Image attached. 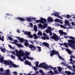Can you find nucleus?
Segmentation results:
<instances>
[{"mask_svg":"<svg viewBox=\"0 0 75 75\" xmlns=\"http://www.w3.org/2000/svg\"><path fill=\"white\" fill-rule=\"evenodd\" d=\"M72 66L73 68L75 69V66L74 64H72Z\"/></svg>","mask_w":75,"mask_h":75,"instance_id":"nucleus-61","label":"nucleus"},{"mask_svg":"<svg viewBox=\"0 0 75 75\" xmlns=\"http://www.w3.org/2000/svg\"><path fill=\"white\" fill-rule=\"evenodd\" d=\"M17 38L18 40H19L20 42L21 43H23V42H24V39L23 38H21L20 37H18Z\"/></svg>","mask_w":75,"mask_h":75,"instance_id":"nucleus-9","label":"nucleus"},{"mask_svg":"<svg viewBox=\"0 0 75 75\" xmlns=\"http://www.w3.org/2000/svg\"><path fill=\"white\" fill-rule=\"evenodd\" d=\"M64 31H63L62 30H59V33L61 34H63V33Z\"/></svg>","mask_w":75,"mask_h":75,"instance_id":"nucleus-29","label":"nucleus"},{"mask_svg":"<svg viewBox=\"0 0 75 75\" xmlns=\"http://www.w3.org/2000/svg\"><path fill=\"white\" fill-rule=\"evenodd\" d=\"M16 18L15 20H19L21 21H24V18H21L20 17Z\"/></svg>","mask_w":75,"mask_h":75,"instance_id":"nucleus-10","label":"nucleus"},{"mask_svg":"<svg viewBox=\"0 0 75 75\" xmlns=\"http://www.w3.org/2000/svg\"><path fill=\"white\" fill-rule=\"evenodd\" d=\"M0 71L1 72H3V68H1L0 69Z\"/></svg>","mask_w":75,"mask_h":75,"instance_id":"nucleus-54","label":"nucleus"},{"mask_svg":"<svg viewBox=\"0 0 75 75\" xmlns=\"http://www.w3.org/2000/svg\"><path fill=\"white\" fill-rule=\"evenodd\" d=\"M47 20L49 22H50L51 23L53 22L54 21L53 19L51 17H49Z\"/></svg>","mask_w":75,"mask_h":75,"instance_id":"nucleus-11","label":"nucleus"},{"mask_svg":"<svg viewBox=\"0 0 75 75\" xmlns=\"http://www.w3.org/2000/svg\"><path fill=\"white\" fill-rule=\"evenodd\" d=\"M24 33L25 34V35H29V36L31 34V32H27L25 31L24 32Z\"/></svg>","mask_w":75,"mask_h":75,"instance_id":"nucleus-18","label":"nucleus"},{"mask_svg":"<svg viewBox=\"0 0 75 75\" xmlns=\"http://www.w3.org/2000/svg\"><path fill=\"white\" fill-rule=\"evenodd\" d=\"M33 36L34 37V39L35 40H37V38H38V36H37V35L35 34H33Z\"/></svg>","mask_w":75,"mask_h":75,"instance_id":"nucleus-17","label":"nucleus"},{"mask_svg":"<svg viewBox=\"0 0 75 75\" xmlns=\"http://www.w3.org/2000/svg\"><path fill=\"white\" fill-rule=\"evenodd\" d=\"M66 17H67V18H68L69 17H71V16H69V15L68 14H67L66 15Z\"/></svg>","mask_w":75,"mask_h":75,"instance_id":"nucleus-39","label":"nucleus"},{"mask_svg":"<svg viewBox=\"0 0 75 75\" xmlns=\"http://www.w3.org/2000/svg\"><path fill=\"white\" fill-rule=\"evenodd\" d=\"M54 36H52L51 37V38L52 39H53L55 41H58V40H60L59 38L58 37L57 35L55 33H53Z\"/></svg>","mask_w":75,"mask_h":75,"instance_id":"nucleus-3","label":"nucleus"},{"mask_svg":"<svg viewBox=\"0 0 75 75\" xmlns=\"http://www.w3.org/2000/svg\"><path fill=\"white\" fill-rule=\"evenodd\" d=\"M65 24H68L69 22L67 21H65Z\"/></svg>","mask_w":75,"mask_h":75,"instance_id":"nucleus-51","label":"nucleus"},{"mask_svg":"<svg viewBox=\"0 0 75 75\" xmlns=\"http://www.w3.org/2000/svg\"><path fill=\"white\" fill-rule=\"evenodd\" d=\"M69 28H70V29H72L73 28L72 27H71V26H70L69 27Z\"/></svg>","mask_w":75,"mask_h":75,"instance_id":"nucleus-62","label":"nucleus"},{"mask_svg":"<svg viewBox=\"0 0 75 75\" xmlns=\"http://www.w3.org/2000/svg\"><path fill=\"white\" fill-rule=\"evenodd\" d=\"M58 13V12H57V14H56V17H58V18H60L61 16H60L59 15Z\"/></svg>","mask_w":75,"mask_h":75,"instance_id":"nucleus-31","label":"nucleus"},{"mask_svg":"<svg viewBox=\"0 0 75 75\" xmlns=\"http://www.w3.org/2000/svg\"><path fill=\"white\" fill-rule=\"evenodd\" d=\"M39 27L41 29V28L42 27V25L41 23H39Z\"/></svg>","mask_w":75,"mask_h":75,"instance_id":"nucleus-35","label":"nucleus"},{"mask_svg":"<svg viewBox=\"0 0 75 75\" xmlns=\"http://www.w3.org/2000/svg\"><path fill=\"white\" fill-rule=\"evenodd\" d=\"M36 67H38L39 62H36Z\"/></svg>","mask_w":75,"mask_h":75,"instance_id":"nucleus-34","label":"nucleus"},{"mask_svg":"<svg viewBox=\"0 0 75 75\" xmlns=\"http://www.w3.org/2000/svg\"><path fill=\"white\" fill-rule=\"evenodd\" d=\"M58 69L59 72H61L62 70V68L60 67H58Z\"/></svg>","mask_w":75,"mask_h":75,"instance_id":"nucleus-26","label":"nucleus"},{"mask_svg":"<svg viewBox=\"0 0 75 75\" xmlns=\"http://www.w3.org/2000/svg\"><path fill=\"white\" fill-rule=\"evenodd\" d=\"M11 58L12 59H13V58H14V56H13V55H11Z\"/></svg>","mask_w":75,"mask_h":75,"instance_id":"nucleus-60","label":"nucleus"},{"mask_svg":"<svg viewBox=\"0 0 75 75\" xmlns=\"http://www.w3.org/2000/svg\"><path fill=\"white\" fill-rule=\"evenodd\" d=\"M43 36H44V37H47V34H46V33H43Z\"/></svg>","mask_w":75,"mask_h":75,"instance_id":"nucleus-46","label":"nucleus"},{"mask_svg":"<svg viewBox=\"0 0 75 75\" xmlns=\"http://www.w3.org/2000/svg\"><path fill=\"white\" fill-rule=\"evenodd\" d=\"M69 38L70 39H72V40H69L68 41V42L69 43H68V45L74 48V47H75V38H74L72 36H69Z\"/></svg>","mask_w":75,"mask_h":75,"instance_id":"nucleus-1","label":"nucleus"},{"mask_svg":"<svg viewBox=\"0 0 75 75\" xmlns=\"http://www.w3.org/2000/svg\"><path fill=\"white\" fill-rule=\"evenodd\" d=\"M50 74H54V73L52 72V71H49Z\"/></svg>","mask_w":75,"mask_h":75,"instance_id":"nucleus-41","label":"nucleus"},{"mask_svg":"<svg viewBox=\"0 0 75 75\" xmlns=\"http://www.w3.org/2000/svg\"><path fill=\"white\" fill-rule=\"evenodd\" d=\"M40 73L43 74V71L42 70H40Z\"/></svg>","mask_w":75,"mask_h":75,"instance_id":"nucleus-49","label":"nucleus"},{"mask_svg":"<svg viewBox=\"0 0 75 75\" xmlns=\"http://www.w3.org/2000/svg\"><path fill=\"white\" fill-rule=\"evenodd\" d=\"M53 67L51 66H47V68H51L52 69Z\"/></svg>","mask_w":75,"mask_h":75,"instance_id":"nucleus-48","label":"nucleus"},{"mask_svg":"<svg viewBox=\"0 0 75 75\" xmlns=\"http://www.w3.org/2000/svg\"><path fill=\"white\" fill-rule=\"evenodd\" d=\"M60 27H61V28H65V27H64V25H60Z\"/></svg>","mask_w":75,"mask_h":75,"instance_id":"nucleus-45","label":"nucleus"},{"mask_svg":"<svg viewBox=\"0 0 75 75\" xmlns=\"http://www.w3.org/2000/svg\"><path fill=\"white\" fill-rule=\"evenodd\" d=\"M14 42H15L16 43V42H18V40H14Z\"/></svg>","mask_w":75,"mask_h":75,"instance_id":"nucleus-59","label":"nucleus"},{"mask_svg":"<svg viewBox=\"0 0 75 75\" xmlns=\"http://www.w3.org/2000/svg\"><path fill=\"white\" fill-rule=\"evenodd\" d=\"M47 29L48 30H50V31H51V28L50 27H48L47 28Z\"/></svg>","mask_w":75,"mask_h":75,"instance_id":"nucleus-38","label":"nucleus"},{"mask_svg":"<svg viewBox=\"0 0 75 75\" xmlns=\"http://www.w3.org/2000/svg\"><path fill=\"white\" fill-rule=\"evenodd\" d=\"M29 48H30L31 51H35L36 49V47H35L33 45H29Z\"/></svg>","mask_w":75,"mask_h":75,"instance_id":"nucleus-6","label":"nucleus"},{"mask_svg":"<svg viewBox=\"0 0 75 75\" xmlns=\"http://www.w3.org/2000/svg\"><path fill=\"white\" fill-rule=\"evenodd\" d=\"M50 31L48 30V29H46V32L47 33H49Z\"/></svg>","mask_w":75,"mask_h":75,"instance_id":"nucleus-42","label":"nucleus"},{"mask_svg":"<svg viewBox=\"0 0 75 75\" xmlns=\"http://www.w3.org/2000/svg\"><path fill=\"white\" fill-rule=\"evenodd\" d=\"M48 26V24L47 23H44L43 25H42V26L41 28V29L42 30L43 29H45V28H47V26Z\"/></svg>","mask_w":75,"mask_h":75,"instance_id":"nucleus-8","label":"nucleus"},{"mask_svg":"<svg viewBox=\"0 0 75 75\" xmlns=\"http://www.w3.org/2000/svg\"><path fill=\"white\" fill-rule=\"evenodd\" d=\"M59 19H56L54 20V21L55 22H59Z\"/></svg>","mask_w":75,"mask_h":75,"instance_id":"nucleus-37","label":"nucleus"},{"mask_svg":"<svg viewBox=\"0 0 75 75\" xmlns=\"http://www.w3.org/2000/svg\"><path fill=\"white\" fill-rule=\"evenodd\" d=\"M8 39H9V40H10V41H12V40H13V38H12V37L10 36L8 37Z\"/></svg>","mask_w":75,"mask_h":75,"instance_id":"nucleus-32","label":"nucleus"},{"mask_svg":"<svg viewBox=\"0 0 75 75\" xmlns=\"http://www.w3.org/2000/svg\"><path fill=\"white\" fill-rule=\"evenodd\" d=\"M33 69L35 71H37L38 70L37 67H33Z\"/></svg>","mask_w":75,"mask_h":75,"instance_id":"nucleus-40","label":"nucleus"},{"mask_svg":"<svg viewBox=\"0 0 75 75\" xmlns=\"http://www.w3.org/2000/svg\"><path fill=\"white\" fill-rule=\"evenodd\" d=\"M37 35H42V32H41V31H39Z\"/></svg>","mask_w":75,"mask_h":75,"instance_id":"nucleus-25","label":"nucleus"},{"mask_svg":"<svg viewBox=\"0 0 75 75\" xmlns=\"http://www.w3.org/2000/svg\"><path fill=\"white\" fill-rule=\"evenodd\" d=\"M64 46H65V47L68 48V43H67L65 42L64 43Z\"/></svg>","mask_w":75,"mask_h":75,"instance_id":"nucleus-27","label":"nucleus"},{"mask_svg":"<svg viewBox=\"0 0 75 75\" xmlns=\"http://www.w3.org/2000/svg\"><path fill=\"white\" fill-rule=\"evenodd\" d=\"M13 74H14L15 75H17V73L16 72L14 71L13 72Z\"/></svg>","mask_w":75,"mask_h":75,"instance_id":"nucleus-58","label":"nucleus"},{"mask_svg":"<svg viewBox=\"0 0 75 75\" xmlns=\"http://www.w3.org/2000/svg\"><path fill=\"white\" fill-rule=\"evenodd\" d=\"M25 64L26 65H28L30 66H31V63L29 62V61L27 60H25Z\"/></svg>","mask_w":75,"mask_h":75,"instance_id":"nucleus-14","label":"nucleus"},{"mask_svg":"<svg viewBox=\"0 0 75 75\" xmlns=\"http://www.w3.org/2000/svg\"><path fill=\"white\" fill-rule=\"evenodd\" d=\"M12 44H15V45H17V46H18L19 47H24L23 45H22L20 44H18L16 43L15 42H12Z\"/></svg>","mask_w":75,"mask_h":75,"instance_id":"nucleus-7","label":"nucleus"},{"mask_svg":"<svg viewBox=\"0 0 75 75\" xmlns=\"http://www.w3.org/2000/svg\"><path fill=\"white\" fill-rule=\"evenodd\" d=\"M19 54L20 55L21 57H23V60H25L26 59H27V58L25 57L24 55H25V54L24 52H23V51H21V50H20L19 51Z\"/></svg>","mask_w":75,"mask_h":75,"instance_id":"nucleus-5","label":"nucleus"},{"mask_svg":"<svg viewBox=\"0 0 75 75\" xmlns=\"http://www.w3.org/2000/svg\"><path fill=\"white\" fill-rule=\"evenodd\" d=\"M9 72H10V70L9 69H7L6 70L5 74H6V75H10V74H9Z\"/></svg>","mask_w":75,"mask_h":75,"instance_id":"nucleus-20","label":"nucleus"},{"mask_svg":"<svg viewBox=\"0 0 75 75\" xmlns=\"http://www.w3.org/2000/svg\"><path fill=\"white\" fill-rule=\"evenodd\" d=\"M37 48H36V49H35L37 50L38 52H40V51H41V47L37 46Z\"/></svg>","mask_w":75,"mask_h":75,"instance_id":"nucleus-16","label":"nucleus"},{"mask_svg":"<svg viewBox=\"0 0 75 75\" xmlns=\"http://www.w3.org/2000/svg\"><path fill=\"white\" fill-rule=\"evenodd\" d=\"M50 35V36H52V32L50 31L49 32Z\"/></svg>","mask_w":75,"mask_h":75,"instance_id":"nucleus-47","label":"nucleus"},{"mask_svg":"<svg viewBox=\"0 0 75 75\" xmlns=\"http://www.w3.org/2000/svg\"><path fill=\"white\" fill-rule=\"evenodd\" d=\"M57 55H58V57H59V58H60V59H62V57L61 56H60L59 54V53H58V54H57Z\"/></svg>","mask_w":75,"mask_h":75,"instance_id":"nucleus-33","label":"nucleus"},{"mask_svg":"<svg viewBox=\"0 0 75 75\" xmlns=\"http://www.w3.org/2000/svg\"><path fill=\"white\" fill-rule=\"evenodd\" d=\"M71 24L73 25H75V23L73 22H71Z\"/></svg>","mask_w":75,"mask_h":75,"instance_id":"nucleus-57","label":"nucleus"},{"mask_svg":"<svg viewBox=\"0 0 75 75\" xmlns=\"http://www.w3.org/2000/svg\"><path fill=\"white\" fill-rule=\"evenodd\" d=\"M26 18H27V20L28 21H33V20H32V18H30L26 17Z\"/></svg>","mask_w":75,"mask_h":75,"instance_id":"nucleus-23","label":"nucleus"},{"mask_svg":"<svg viewBox=\"0 0 75 75\" xmlns=\"http://www.w3.org/2000/svg\"><path fill=\"white\" fill-rule=\"evenodd\" d=\"M8 65H9V68H12L13 65V63L12 61H9L8 62Z\"/></svg>","mask_w":75,"mask_h":75,"instance_id":"nucleus-12","label":"nucleus"},{"mask_svg":"<svg viewBox=\"0 0 75 75\" xmlns=\"http://www.w3.org/2000/svg\"><path fill=\"white\" fill-rule=\"evenodd\" d=\"M19 60L21 61H23L24 60H23V58H21Z\"/></svg>","mask_w":75,"mask_h":75,"instance_id":"nucleus-63","label":"nucleus"},{"mask_svg":"<svg viewBox=\"0 0 75 75\" xmlns=\"http://www.w3.org/2000/svg\"><path fill=\"white\" fill-rule=\"evenodd\" d=\"M70 57L71 58H75V57H74V56H73V55H71L70 56Z\"/></svg>","mask_w":75,"mask_h":75,"instance_id":"nucleus-50","label":"nucleus"},{"mask_svg":"<svg viewBox=\"0 0 75 75\" xmlns=\"http://www.w3.org/2000/svg\"><path fill=\"white\" fill-rule=\"evenodd\" d=\"M36 22L37 23H38L40 22L42 24H44V22H47V20L44 18H41L39 20H36Z\"/></svg>","mask_w":75,"mask_h":75,"instance_id":"nucleus-2","label":"nucleus"},{"mask_svg":"<svg viewBox=\"0 0 75 75\" xmlns=\"http://www.w3.org/2000/svg\"><path fill=\"white\" fill-rule=\"evenodd\" d=\"M46 40H49V37H45Z\"/></svg>","mask_w":75,"mask_h":75,"instance_id":"nucleus-64","label":"nucleus"},{"mask_svg":"<svg viewBox=\"0 0 75 75\" xmlns=\"http://www.w3.org/2000/svg\"><path fill=\"white\" fill-rule=\"evenodd\" d=\"M42 40H45L46 39L45 37H42Z\"/></svg>","mask_w":75,"mask_h":75,"instance_id":"nucleus-53","label":"nucleus"},{"mask_svg":"<svg viewBox=\"0 0 75 75\" xmlns=\"http://www.w3.org/2000/svg\"><path fill=\"white\" fill-rule=\"evenodd\" d=\"M33 27L34 31L36 32H37V25H34Z\"/></svg>","mask_w":75,"mask_h":75,"instance_id":"nucleus-19","label":"nucleus"},{"mask_svg":"<svg viewBox=\"0 0 75 75\" xmlns=\"http://www.w3.org/2000/svg\"><path fill=\"white\" fill-rule=\"evenodd\" d=\"M65 73L66 74H67L68 75H70L71 74V72L70 71H65Z\"/></svg>","mask_w":75,"mask_h":75,"instance_id":"nucleus-21","label":"nucleus"},{"mask_svg":"<svg viewBox=\"0 0 75 75\" xmlns=\"http://www.w3.org/2000/svg\"><path fill=\"white\" fill-rule=\"evenodd\" d=\"M66 51H67L68 53L70 55H71V53H72V51L69 50V49H66Z\"/></svg>","mask_w":75,"mask_h":75,"instance_id":"nucleus-15","label":"nucleus"},{"mask_svg":"<svg viewBox=\"0 0 75 75\" xmlns=\"http://www.w3.org/2000/svg\"><path fill=\"white\" fill-rule=\"evenodd\" d=\"M43 65H42V63H41L39 64V67H42Z\"/></svg>","mask_w":75,"mask_h":75,"instance_id":"nucleus-43","label":"nucleus"},{"mask_svg":"<svg viewBox=\"0 0 75 75\" xmlns=\"http://www.w3.org/2000/svg\"><path fill=\"white\" fill-rule=\"evenodd\" d=\"M29 37H30V38H33V35L30 34L29 36Z\"/></svg>","mask_w":75,"mask_h":75,"instance_id":"nucleus-44","label":"nucleus"},{"mask_svg":"<svg viewBox=\"0 0 75 75\" xmlns=\"http://www.w3.org/2000/svg\"><path fill=\"white\" fill-rule=\"evenodd\" d=\"M54 74H57L58 73V72L56 70L54 71Z\"/></svg>","mask_w":75,"mask_h":75,"instance_id":"nucleus-36","label":"nucleus"},{"mask_svg":"<svg viewBox=\"0 0 75 75\" xmlns=\"http://www.w3.org/2000/svg\"><path fill=\"white\" fill-rule=\"evenodd\" d=\"M42 44H43L45 46V47H47V48H48L49 47H50V45H49V44L46 42H43Z\"/></svg>","mask_w":75,"mask_h":75,"instance_id":"nucleus-13","label":"nucleus"},{"mask_svg":"<svg viewBox=\"0 0 75 75\" xmlns=\"http://www.w3.org/2000/svg\"><path fill=\"white\" fill-rule=\"evenodd\" d=\"M50 52H51L50 54V55L51 57H52L54 55H57L59 53L58 51H55L54 50H52V51H50Z\"/></svg>","mask_w":75,"mask_h":75,"instance_id":"nucleus-4","label":"nucleus"},{"mask_svg":"<svg viewBox=\"0 0 75 75\" xmlns=\"http://www.w3.org/2000/svg\"><path fill=\"white\" fill-rule=\"evenodd\" d=\"M42 68H44V69H46V68H47V66L43 65V66H42Z\"/></svg>","mask_w":75,"mask_h":75,"instance_id":"nucleus-30","label":"nucleus"},{"mask_svg":"<svg viewBox=\"0 0 75 75\" xmlns=\"http://www.w3.org/2000/svg\"><path fill=\"white\" fill-rule=\"evenodd\" d=\"M24 45L25 47H28V46L29 47V43L28 42H25L24 43Z\"/></svg>","mask_w":75,"mask_h":75,"instance_id":"nucleus-24","label":"nucleus"},{"mask_svg":"<svg viewBox=\"0 0 75 75\" xmlns=\"http://www.w3.org/2000/svg\"><path fill=\"white\" fill-rule=\"evenodd\" d=\"M8 46H9V48H11H11H12V46H11V45H8Z\"/></svg>","mask_w":75,"mask_h":75,"instance_id":"nucleus-55","label":"nucleus"},{"mask_svg":"<svg viewBox=\"0 0 75 75\" xmlns=\"http://www.w3.org/2000/svg\"><path fill=\"white\" fill-rule=\"evenodd\" d=\"M8 61H7V60H5L4 61V64H7V65H8Z\"/></svg>","mask_w":75,"mask_h":75,"instance_id":"nucleus-28","label":"nucleus"},{"mask_svg":"<svg viewBox=\"0 0 75 75\" xmlns=\"http://www.w3.org/2000/svg\"><path fill=\"white\" fill-rule=\"evenodd\" d=\"M26 54L27 55H30V53H29L27 52H26Z\"/></svg>","mask_w":75,"mask_h":75,"instance_id":"nucleus-56","label":"nucleus"},{"mask_svg":"<svg viewBox=\"0 0 75 75\" xmlns=\"http://www.w3.org/2000/svg\"><path fill=\"white\" fill-rule=\"evenodd\" d=\"M12 67H13L14 68H18L19 67V66L17 65H16L15 64H13L12 65Z\"/></svg>","mask_w":75,"mask_h":75,"instance_id":"nucleus-22","label":"nucleus"},{"mask_svg":"<svg viewBox=\"0 0 75 75\" xmlns=\"http://www.w3.org/2000/svg\"><path fill=\"white\" fill-rule=\"evenodd\" d=\"M30 26H31V27H33V23H30Z\"/></svg>","mask_w":75,"mask_h":75,"instance_id":"nucleus-52","label":"nucleus"}]
</instances>
